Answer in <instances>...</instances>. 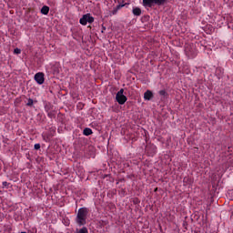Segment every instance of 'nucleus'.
<instances>
[{
  "label": "nucleus",
  "instance_id": "393cba45",
  "mask_svg": "<svg viewBox=\"0 0 233 233\" xmlns=\"http://www.w3.org/2000/svg\"><path fill=\"white\" fill-rule=\"evenodd\" d=\"M20 233H25V231H22V232H20Z\"/></svg>",
  "mask_w": 233,
  "mask_h": 233
},
{
  "label": "nucleus",
  "instance_id": "1a4fd4ad",
  "mask_svg": "<svg viewBox=\"0 0 233 233\" xmlns=\"http://www.w3.org/2000/svg\"><path fill=\"white\" fill-rule=\"evenodd\" d=\"M146 151L147 153V156L154 157L156 154V146L147 147Z\"/></svg>",
  "mask_w": 233,
  "mask_h": 233
},
{
  "label": "nucleus",
  "instance_id": "f3484780",
  "mask_svg": "<svg viewBox=\"0 0 233 233\" xmlns=\"http://www.w3.org/2000/svg\"><path fill=\"white\" fill-rule=\"evenodd\" d=\"M158 95H160L161 96H167V92H166V90H160L158 92Z\"/></svg>",
  "mask_w": 233,
  "mask_h": 233
},
{
  "label": "nucleus",
  "instance_id": "6e6552de",
  "mask_svg": "<svg viewBox=\"0 0 233 233\" xmlns=\"http://www.w3.org/2000/svg\"><path fill=\"white\" fill-rule=\"evenodd\" d=\"M152 98H154V93L151 90H147L144 93L145 101H151Z\"/></svg>",
  "mask_w": 233,
  "mask_h": 233
},
{
  "label": "nucleus",
  "instance_id": "7ed1b4c3",
  "mask_svg": "<svg viewBox=\"0 0 233 233\" xmlns=\"http://www.w3.org/2000/svg\"><path fill=\"white\" fill-rule=\"evenodd\" d=\"M185 52L187 57H188L189 59H194L198 56V51L192 45H187Z\"/></svg>",
  "mask_w": 233,
  "mask_h": 233
},
{
  "label": "nucleus",
  "instance_id": "a878e982",
  "mask_svg": "<svg viewBox=\"0 0 233 233\" xmlns=\"http://www.w3.org/2000/svg\"><path fill=\"white\" fill-rule=\"evenodd\" d=\"M155 191H157V188H156Z\"/></svg>",
  "mask_w": 233,
  "mask_h": 233
},
{
  "label": "nucleus",
  "instance_id": "ddd939ff",
  "mask_svg": "<svg viewBox=\"0 0 233 233\" xmlns=\"http://www.w3.org/2000/svg\"><path fill=\"white\" fill-rule=\"evenodd\" d=\"M76 233H89V231L86 227H84L81 228H76Z\"/></svg>",
  "mask_w": 233,
  "mask_h": 233
},
{
  "label": "nucleus",
  "instance_id": "9d476101",
  "mask_svg": "<svg viewBox=\"0 0 233 233\" xmlns=\"http://www.w3.org/2000/svg\"><path fill=\"white\" fill-rule=\"evenodd\" d=\"M132 14L135 16H140L141 15V8H138V7L133 8Z\"/></svg>",
  "mask_w": 233,
  "mask_h": 233
},
{
  "label": "nucleus",
  "instance_id": "6ab92c4d",
  "mask_svg": "<svg viewBox=\"0 0 233 233\" xmlns=\"http://www.w3.org/2000/svg\"><path fill=\"white\" fill-rule=\"evenodd\" d=\"M34 148H35V150L41 149V144H35Z\"/></svg>",
  "mask_w": 233,
  "mask_h": 233
},
{
  "label": "nucleus",
  "instance_id": "423d86ee",
  "mask_svg": "<svg viewBox=\"0 0 233 233\" xmlns=\"http://www.w3.org/2000/svg\"><path fill=\"white\" fill-rule=\"evenodd\" d=\"M55 134H56V129L54 128L51 130V133L43 132L42 133L43 141L50 142L51 138L55 136Z\"/></svg>",
  "mask_w": 233,
  "mask_h": 233
},
{
  "label": "nucleus",
  "instance_id": "20e7f679",
  "mask_svg": "<svg viewBox=\"0 0 233 233\" xmlns=\"http://www.w3.org/2000/svg\"><path fill=\"white\" fill-rule=\"evenodd\" d=\"M127 100L128 98L124 96V89H119V91L116 94V103H118L119 106H124V104L127 103Z\"/></svg>",
  "mask_w": 233,
  "mask_h": 233
},
{
  "label": "nucleus",
  "instance_id": "aec40b11",
  "mask_svg": "<svg viewBox=\"0 0 233 233\" xmlns=\"http://www.w3.org/2000/svg\"><path fill=\"white\" fill-rule=\"evenodd\" d=\"M22 51L18 48H15L14 54L19 55Z\"/></svg>",
  "mask_w": 233,
  "mask_h": 233
},
{
  "label": "nucleus",
  "instance_id": "4be33fe9",
  "mask_svg": "<svg viewBox=\"0 0 233 233\" xmlns=\"http://www.w3.org/2000/svg\"><path fill=\"white\" fill-rule=\"evenodd\" d=\"M3 187H8V183L5 182V181H4V182H3Z\"/></svg>",
  "mask_w": 233,
  "mask_h": 233
},
{
  "label": "nucleus",
  "instance_id": "a211bd4d",
  "mask_svg": "<svg viewBox=\"0 0 233 233\" xmlns=\"http://www.w3.org/2000/svg\"><path fill=\"white\" fill-rule=\"evenodd\" d=\"M125 6V5H118L116 7H114V10H120L121 8H123Z\"/></svg>",
  "mask_w": 233,
  "mask_h": 233
},
{
  "label": "nucleus",
  "instance_id": "f8f14e48",
  "mask_svg": "<svg viewBox=\"0 0 233 233\" xmlns=\"http://www.w3.org/2000/svg\"><path fill=\"white\" fill-rule=\"evenodd\" d=\"M92 134H93L92 128L86 127L84 129V136L88 137V136H92Z\"/></svg>",
  "mask_w": 233,
  "mask_h": 233
},
{
  "label": "nucleus",
  "instance_id": "39448f33",
  "mask_svg": "<svg viewBox=\"0 0 233 233\" xmlns=\"http://www.w3.org/2000/svg\"><path fill=\"white\" fill-rule=\"evenodd\" d=\"M88 24L94 23V17L90 14H85L82 18L79 19V24L82 25H86Z\"/></svg>",
  "mask_w": 233,
  "mask_h": 233
},
{
  "label": "nucleus",
  "instance_id": "b1692460",
  "mask_svg": "<svg viewBox=\"0 0 233 233\" xmlns=\"http://www.w3.org/2000/svg\"><path fill=\"white\" fill-rule=\"evenodd\" d=\"M135 203H136V204H137V203H138L137 199H136Z\"/></svg>",
  "mask_w": 233,
  "mask_h": 233
},
{
  "label": "nucleus",
  "instance_id": "dca6fc26",
  "mask_svg": "<svg viewBox=\"0 0 233 233\" xmlns=\"http://www.w3.org/2000/svg\"><path fill=\"white\" fill-rule=\"evenodd\" d=\"M33 105H34V100L31 98H28L27 106H33Z\"/></svg>",
  "mask_w": 233,
  "mask_h": 233
},
{
  "label": "nucleus",
  "instance_id": "5701e85b",
  "mask_svg": "<svg viewBox=\"0 0 233 233\" xmlns=\"http://www.w3.org/2000/svg\"><path fill=\"white\" fill-rule=\"evenodd\" d=\"M231 58L233 59V51H232V54H231Z\"/></svg>",
  "mask_w": 233,
  "mask_h": 233
},
{
  "label": "nucleus",
  "instance_id": "4468645a",
  "mask_svg": "<svg viewBox=\"0 0 233 233\" xmlns=\"http://www.w3.org/2000/svg\"><path fill=\"white\" fill-rule=\"evenodd\" d=\"M50 110H51V105L50 104H46V106H45L46 113L50 112Z\"/></svg>",
  "mask_w": 233,
  "mask_h": 233
},
{
  "label": "nucleus",
  "instance_id": "2eb2a0df",
  "mask_svg": "<svg viewBox=\"0 0 233 233\" xmlns=\"http://www.w3.org/2000/svg\"><path fill=\"white\" fill-rule=\"evenodd\" d=\"M47 116L50 117V119H53L56 117V115L52 111H48Z\"/></svg>",
  "mask_w": 233,
  "mask_h": 233
},
{
  "label": "nucleus",
  "instance_id": "9b49d317",
  "mask_svg": "<svg viewBox=\"0 0 233 233\" xmlns=\"http://www.w3.org/2000/svg\"><path fill=\"white\" fill-rule=\"evenodd\" d=\"M48 12H50V8L48 6H43L42 9L40 10V13L43 14L44 15H47Z\"/></svg>",
  "mask_w": 233,
  "mask_h": 233
},
{
  "label": "nucleus",
  "instance_id": "f257e3e1",
  "mask_svg": "<svg viewBox=\"0 0 233 233\" xmlns=\"http://www.w3.org/2000/svg\"><path fill=\"white\" fill-rule=\"evenodd\" d=\"M89 214V208H80L78 209V213H76V223L79 227H83L86 225V219H87V215Z\"/></svg>",
  "mask_w": 233,
  "mask_h": 233
},
{
  "label": "nucleus",
  "instance_id": "f03ea898",
  "mask_svg": "<svg viewBox=\"0 0 233 233\" xmlns=\"http://www.w3.org/2000/svg\"><path fill=\"white\" fill-rule=\"evenodd\" d=\"M167 3H168V0H142V5L146 8H152L155 5L163 6Z\"/></svg>",
  "mask_w": 233,
  "mask_h": 233
},
{
  "label": "nucleus",
  "instance_id": "412c9836",
  "mask_svg": "<svg viewBox=\"0 0 233 233\" xmlns=\"http://www.w3.org/2000/svg\"><path fill=\"white\" fill-rule=\"evenodd\" d=\"M117 12H118V10L113 9V11H111V15H117Z\"/></svg>",
  "mask_w": 233,
  "mask_h": 233
},
{
  "label": "nucleus",
  "instance_id": "0eeeda50",
  "mask_svg": "<svg viewBox=\"0 0 233 233\" xmlns=\"http://www.w3.org/2000/svg\"><path fill=\"white\" fill-rule=\"evenodd\" d=\"M34 79L37 85H43L45 83V74L42 72L36 73L35 74Z\"/></svg>",
  "mask_w": 233,
  "mask_h": 233
}]
</instances>
